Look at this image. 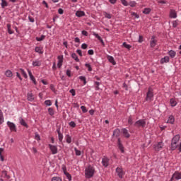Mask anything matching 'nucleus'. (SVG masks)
I'll use <instances>...</instances> for the list:
<instances>
[{"label":"nucleus","instance_id":"1","mask_svg":"<svg viewBox=\"0 0 181 181\" xmlns=\"http://www.w3.org/2000/svg\"><path fill=\"white\" fill-rule=\"evenodd\" d=\"M95 169L92 165H89L85 170V175L88 179H91L94 176Z\"/></svg>","mask_w":181,"mask_h":181},{"label":"nucleus","instance_id":"2","mask_svg":"<svg viewBox=\"0 0 181 181\" xmlns=\"http://www.w3.org/2000/svg\"><path fill=\"white\" fill-rule=\"evenodd\" d=\"M153 98V91L151 88H149L148 90L146 93V96L145 100H146V101H150L151 102V101H152Z\"/></svg>","mask_w":181,"mask_h":181},{"label":"nucleus","instance_id":"3","mask_svg":"<svg viewBox=\"0 0 181 181\" xmlns=\"http://www.w3.org/2000/svg\"><path fill=\"white\" fill-rule=\"evenodd\" d=\"M134 127H136L137 128H141V127L142 128H145V126L146 125V122H145V119H139L138 121H136L134 124Z\"/></svg>","mask_w":181,"mask_h":181},{"label":"nucleus","instance_id":"4","mask_svg":"<svg viewBox=\"0 0 181 181\" xmlns=\"http://www.w3.org/2000/svg\"><path fill=\"white\" fill-rule=\"evenodd\" d=\"M180 180L181 179V173H179L178 171H175L174 175H172V177L170 178V181L173 180Z\"/></svg>","mask_w":181,"mask_h":181},{"label":"nucleus","instance_id":"5","mask_svg":"<svg viewBox=\"0 0 181 181\" xmlns=\"http://www.w3.org/2000/svg\"><path fill=\"white\" fill-rule=\"evenodd\" d=\"M7 125L10 128V131L11 132H16L17 129H16V125L15 124V123L8 121V122H7Z\"/></svg>","mask_w":181,"mask_h":181},{"label":"nucleus","instance_id":"6","mask_svg":"<svg viewBox=\"0 0 181 181\" xmlns=\"http://www.w3.org/2000/svg\"><path fill=\"white\" fill-rule=\"evenodd\" d=\"M116 173L117 174V176L119 177V179H122V177H124V173L122 168L117 167L116 168Z\"/></svg>","mask_w":181,"mask_h":181},{"label":"nucleus","instance_id":"7","mask_svg":"<svg viewBox=\"0 0 181 181\" xmlns=\"http://www.w3.org/2000/svg\"><path fill=\"white\" fill-rule=\"evenodd\" d=\"M117 146L119 151L122 152V153H124L125 151L124 150V145H122V143L121 142V139H117Z\"/></svg>","mask_w":181,"mask_h":181},{"label":"nucleus","instance_id":"8","mask_svg":"<svg viewBox=\"0 0 181 181\" xmlns=\"http://www.w3.org/2000/svg\"><path fill=\"white\" fill-rule=\"evenodd\" d=\"M49 148L52 155H56V153H57V146H53L52 144H49Z\"/></svg>","mask_w":181,"mask_h":181},{"label":"nucleus","instance_id":"9","mask_svg":"<svg viewBox=\"0 0 181 181\" xmlns=\"http://www.w3.org/2000/svg\"><path fill=\"white\" fill-rule=\"evenodd\" d=\"M57 59H58L57 67L58 69H61L62 66H63V55L58 56Z\"/></svg>","mask_w":181,"mask_h":181},{"label":"nucleus","instance_id":"10","mask_svg":"<svg viewBox=\"0 0 181 181\" xmlns=\"http://www.w3.org/2000/svg\"><path fill=\"white\" fill-rule=\"evenodd\" d=\"M162 142H158L157 144H154L153 145V148H154V151H156V152H159L160 151V149H162Z\"/></svg>","mask_w":181,"mask_h":181},{"label":"nucleus","instance_id":"11","mask_svg":"<svg viewBox=\"0 0 181 181\" xmlns=\"http://www.w3.org/2000/svg\"><path fill=\"white\" fill-rule=\"evenodd\" d=\"M156 37L155 35H153L151 37V40L150 41V46L151 47H155L156 46V43L158 40H155Z\"/></svg>","mask_w":181,"mask_h":181},{"label":"nucleus","instance_id":"12","mask_svg":"<svg viewBox=\"0 0 181 181\" xmlns=\"http://www.w3.org/2000/svg\"><path fill=\"white\" fill-rule=\"evenodd\" d=\"M28 71L30 81L34 83L35 86H36V84H37V82H36V79L35 78V76H33V74H32V71H30V70H28Z\"/></svg>","mask_w":181,"mask_h":181},{"label":"nucleus","instance_id":"13","mask_svg":"<svg viewBox=\"0 0 181 181\" xmlns=\"http://www.w3.org/2000/svg\"><path fill=\"white\" fill-rule=\"evenodd\" d=\"M108 162H110V159L107 158L105 156L102 159V163L105 168L108 166Z\"/></svg>","mask_w":181,"mask_h":181},{"label":"nucleus","instance_id":"14","mask_svg":"<svg viewBox=\"0 0 181 181\" xmlns=\"http://www.w3.org/2000/svg\"><path fill=\"white\" fill-rule=\"evenodd\" d=\"M121 135V130L119 129H115L113 131L112 136H115L116 138H118Z\"/></svg>","mask_w":181,"mask_h":181},{"label":"nucleus","instance_id":"15","mask_svg":"<svg viewBox=\"0 0 181 181\" xmlns=\"http://www.w3.org/2000/svg\"><path fill=\"white\" fill-rule=\"evenodd\" d=\"M169 60H170V59L168 56H166L160 59V64H163L164 63H169Z\"/></svg>","mask_w":181,"mask_h":181},{"label":"nucleus","instance_id":"16","mask_svg":"<svg viewBox=\"0 0 181 181\" xmlns=\"http://www.w3.org/2000/svg\"><path fill=\"white\" fill-rule=\"evenodd\" d=\"M180 141V134H176L171 140V142H175L177 144Z\"/></svg>","mask_w":181,"mask_h":181},{"label":"nucleus","instance_id":"17","mask_svg":"<svg viewBox=\"0 0 181 181\" xmlns=\"http://www.w3.org/2000/svg\"><path fill=\"white\" fill-rule=\"evenodd\" d=\"M177 146H179V145H177V143L171 141V145H170L171 151H176V149L177 148Z\"/></svg>","mask_w":181,"mask_h":181},{"label":"nucleus","instance_id":"18","mask_svg":"<svg viewBox=\"0 0 181 181\" xmlns=\"http://www.w3.org/2000/svg\"><path fill=\"white\" fill-rule=\"evenodd\" d=\"M170 18H177V13H176V11L175 10H170Z\"/></svg>","mask_w":181,"mask_h":181},{"label":"nucleus","instance_id":"19","mask_svg":"<svg viewBox=\"0 0 181 181\" xmlns=\"http://www.w3.org/2000/svg\"><path fill=\"white\" fill-rule=\"evenodd\" d=\"M122 131L125 138H129V136H131V134H129V133L128 132V129L124 128L122 129Z\"/></svg>","mask_w":181,"mask_h":181},{"label":"nucleus","instance_id":"20","mask_svg":"<svg viewBox=\"0 0 181 181\" xmlns=\"http://www.w3.org/2000/svg\"><path fill=\"white\" fill-rule=\"evenodd\" d=\"M57 132L58 134L59 141V142H62L63 141V134H62V132H60V128H58L57 129Z\"/></svg>","mask_w":181,"mask_h":181},{"label":"nucleus","instance_id":"21","mask_svg":"<svg viewBox=\"0 0 181 181\" xmlns=\"http://www.w3.org/2000/svg\"><path fill=\"white\" fill-rule=\"evenodd\" d=\"M76 16L78 18H81L82 16H86V13H84V11H77L76 13Z\"/></svg>","mask_w":181,"mask_h":181},{"label":"nucleus","instance_id":"22","mask_svg":"<svg viewBox=\"0 0 181 181\" xmlns=\"http://www.w3.org/2000/svg\"><path fill=\"white\" fill-rule=\"evenodd\" d=\"M27 98L29 101L32 102L35 100V96L33 95V93H28L27 94Z\"/></svg>","mask_w":181,"mask_h":181},{"label":"nucleus","instance_id":"23","mask_svg":"<svg viewBox=\"0 0 181 181\" xmlns=\"http://www.w3.org/2000/svg\"><path fill=\"white\" fill-rule=\"evenodd\" d=\"M20 124L23 127H25V128H29V126L28 125V124L26 123L25 119H23V118H22V117L20 118Z\"/></svg>","mask_w":181,"mask_h":181},{"label":"nucleus","instance_id":"24","mask_svg":"<svg viewBox=\"0 0 181 181\" xmlns=\"http://www.w3.org/2000/svg\"><path fill=\"white\" fill-rule=\"evenodd\" d=\"M107 59L109 60L110 63H112L113 66H115L117 64V62H115V60L114 59V57L112 56H107Z\"/></svg>","mask_w":181,"mask_h":181},{"label":"nucleus","instance_id":"25","mask_svg":"<svg viewBox=\"0 0 181 181\" xmlns=\"http://www.w3.org/2000/svg\"><path fill=\"white\" fill-rule=\"evenodd\" d=\"M168 54L171 57V59H174V57H176V52L171 49L168 52Z\"/></svg>","mask_w":181,"mask_h":181},{"label":"nucleus","instance_id":"26","mask_svg":"<svg viewBox=\"0 0 181 181\" xmlns=\"http://www.w3.org/2000/svg\"><path fill=\"white\" fill-rule=\"evenodd\" d=\"M168 124H175V117L173 115H170L168 117Z\"/></svg>","mask_w":181,"mask_h":181},{"label":"nucleus","instance_id":"27","mask_svg":"<svg viewBox=\"0 0 181 181\" xmlns=\"http://www.w3.org/2000/svg\"><path fill=\"white\" fill-rule=\"evenodd\" d=\"M71 57L72 59H74V60H75V62H76L77 63H78V62H80V59H78V57L77 56L76 53H72L71 54Z\"/></svg>","mask_w":181,"mask_h":181},{"label":"nucleus","instance_id":"28","mask_svg":"<svg viewBox=\"0 0 181 181\" xmlns=\"http://www.w3.org/2000/svg\"><path fill=\"white\" fill-rule=\"evenodd\" d=\"M170 103L171 107H176V105H177V102H176V100L171 98L170 100Z\"/></svg>","mask_w":181,"mask_h":181},{"label":"nucleus","instance_id":"29","mask_svg":"<svg viewBox=\"0 0 181 181\" xmlns=\"http://www.w3.org/2000/svg\"><path fill=\"white\" fill-rule=\"evenodd\" d=\"M151 11H152L151 8H146L144 9L143 13H144V15H149L151 13Z\"/></svg>","mask_w":181,"mask_h":181},{"label":"nucleus","instance_id":"30","mask_svg":"<svg viewBox=\"0 0 181 181\" xmlns=\"http://www.w3.org/2000/svg\"><path fill=\"white\" fill-rule=\"evenodd\" d=\"M33 66L34 67H36V66L39 67V66H42V63L40 62V61H33Z\"/></svg>","mask_w":181,"mask_h":181},{"label":"nucleus","instance_id":"31","mask_svg":"<svg viewBox=\"0 0 181 181\" xmlns=\"http://www.w3.org/2000/svg\"><path fill=\"white\" fill-rule=\"evenodd\" d=\"M5 76H6L7 77H9V78L12 77V76H13V74H12V71H11V70L6 71Z\"/></svg>","mask_w":181,"mask_h":181},{"label":"nucleus","instance_id":"32","mask_svg":"<svg viewBox=\"0 0 181 181\" xmlns=\"http://www.w3.org/2000/svg\"><path fill=\"white\" fill-rule=\"evenodd\" d=\"M48 113L49 115H50L51 117H53V115H54V110H53V107L48 108Z\"/></svg>","mask_w":181,"mask_h":181},{"label":"nucleus","instance_id":"33","mask_svg":"<svg viewBox=\"0 0 181 181\" xmlns=\"http://www.w3.org/2000/svg\"><path fill=\"white\" fill-rule=\"evenodd\" d=\"M2 124H4V113L0 110V125H2Z\"/></svg>","mask_w":181,"mask_h":181},{"label":"nucleus","instance_id":"34","mask_svg":"<svg viewBox=\"0 0 181 181\" xmlns=\"http://www.w3.org/2000/svg\"><path fill=\"white\" fill-rule=\"evenodd\" d=\"M35 52L40 53V54H43V51H42V47H36Z\"/></svg>","mask_w":181,"mask_h":181},{"label":"nucleus","instance_id":"35","mask_svg":"<svg viewBox=\"0 0 181 181\" xmlns=\"http://www.w3.org/2000/svg\"><path fill=\"white\" fill-rule=\"evenodd\" d=\"M7 30L9 35H13V31H12V30L11 29V24L9 23L7 24Z\"/></svg>","mask_w":181,"mask_h":181},{"label":"nucleus","instance_id":"36","mask_svg":"<svg viewBox=\"0 0 181 181\" xmlns=\"http://www.w3.org/2000/svg\"><path fill=\"white\" fill-rule=\"evenodd\" d=\"M20 71L25 78H28V74H26L25 70H23V69H20Z\"/></svg>","mask_w":181,"mask_h":181},{"label":"nucleus","instance_id":"37","mask_svg":"<svg viewBox=\"0 0 181 181\" xmlns=\"http://www.w3.org/2000/svg\"><path fill=\"white\" fill-rule=\"evenodd\" d=\"M79 79L81 80V81H83L84 86H86L87 84V81H86V76H81L79 77Z\"/></svg>","mask_w":181,"mask_h":181},{"label":"nucleus","instance_id":"38","mask_svg":"<svg viewBox=\"0 0 181 181\" xmlns=\"http://www.w3.org/2000/svg\"><path fill=\"white\" fill-rule=\"evenodd\" d=\"M123 46L125 47V49H127L128 50H131V47H132V45H128L127 42H123Z\"/></svg>","mask_w":181,"mask_h":181},{"label":"nucleus","instance_id":"39","mask_svg":"<svg viewBox=\"0 0 181 181\" xmlns=\"http://www.w3.org/2000/svg\"><path fill=\"white\" fill-rule=\"evenodd\" d=\"M6 6H8V2L6 0H1V8H5Z\"/></svg>","mask_w":181,"mask_h":181},{"label":"nucleus","instance_id":"40","mask_svg":"<svg viewBox=\"0 0 181 181\" xmlns=\"http://www.w3.org/2000/svg\"><path fill=\"white\" fill-rule=\"evenodd\" d=\"M75 153L76 156H81V151L80 150H78L77 148H74Z\"/></svg>","mask_w":181,"mask_h":181},{"label":"nucleus","instance_id":"41","mask_svg":"<svg viewBox=\"0 0 181 181\" xmlns=\"http://www.w3.org/2000/svg\"><path fill=\"white\" fill-rule=\"evenodd\" d=\"M128 5H129V6H131L132 8H135V6H136V2L129 1Z\"/></svg>","mask_w":181,"mask_h":181},{"label":"nucleus","instance_id":"42","mask_svg":"<svg viewBox=\"0 0 181 181\" xmlns=\"http://www.w3.org/2000/svg\"><path fill=\"white\" fill-rule=\"evenodd\" d=\"M85 67H87L88 71H93V68L90 64H85Z\"/></svg>","mask_w":181,"mask_h":181},{"label":"nucleus","instance_id":"43","mask_svg":"<svg viewBox=\"0 0 181 181\" xmlns=\"http://www.w3.org/2000/svg\"><path fill=\"white\" fill-rule=\"evenodd\" d=\"M66 141L67 144H71V137L70 136V135H66Z\"/></svg>","mask_w":181,"mask_h":181},{"label":"nucleus","instance_id":"44","mask_svg":"<svg viewBox=\"0 0 181 181\" xmlns=\"http://www.w3.org/2000/svg\"><path fill=\"white\" fill-rule=\"evenodd\" d=\"M93 36H95V37H96V39L98 40L99 42L103 40V38H101V37L99 36V35L96 33H93Z\"/></svg>","mask_w":181,"mask_h":181},{"label":"nucleus","instance_id":"45","mask_svg":"<svg viewBox=\"0 0 181 181\" xmlns=\"http://www.w3.org/2000/svg\"><path fill=\"white\" fill-rule=\"evenodd\" d=\"M45 37H46V36L42 35H41V37H36V40H37V42H42V40H44Z\"/></svg>","mask_w":181,"mask_h":181},{"label":"nucleus","instance_id":"46","mask_svg":"<svg viewBox=\"0 0 181 181\" xmlns=\"http://www.w3.org/2000/svg\"><path fill=\"white\" fill-rule=\"evenodd\" d=\"M64 175L67 177L69 181H71V175L70 173H65Z\"/></svg>","mask_w":181,"mask_h":181},{"label":"nucleus","instance_id":"47","mask_svg":"<svg viewBox=\"0 0 181 181\" xmlns=\"http://www.w3.org/2000/svg\"><path fill=\"white\" fill-rule=\"evenodd\" d=\"M128 124H129V125H132V124H134V121H132V116H129L128 118Z\"/></svg>","mask_w":181,"mask_h":181},{"label":"nucleus","instance_id":"48","mask_svg":"<svg viewBox=\"0 0 181 181\" xmlns=\"http://www.w3.org/2000/svg\"><path fill=\"white\" fill-rule=\"evenodd\" d=\"M95 90L97 91H98V90H100V82L98 81H95Z\"/></svg>","mask_w":181,"mask_h":181},{"label":"nucleus","instance_id":"49","mask_svg":"<svg viewBox=\"0 0 181 181\" xmlns=\"http://www.w3.org/2000/svg\"><path fill=\"white\" fill-rule=\"evenodd\" d=\"M45 104L47 107H50V105H52V101H50L49 100H45Z\"/></svg>","mask_w":181,"mask_h":181},{"label":"nucleus","instance_id":"50","mask_svg":"<svg viewBox=\"0 0 181 181\" xmlns=\"http://www.w3.org/2000/svg\"><path fill=\"white\" fill-rule=\"evenodd\" d=\"M52 181H62L60 177H53Z\"/></svg>","mask_w":181,"mask_h":181},{"label":"nucleus","instance_id":"51","mask_svg":"<svg viewBox=\"0 0 181 181\" xmlns=\"http://www.w3.org/2000/svg\"><path fill=\"white\" fill-rule=\"evenodd\" d=\"M121 3L122 4V5H124V6H128V1H127V0H121Z\"/></svg>","mask_w":181,"mask_h":181},{"label":"nucleus","instance_id":"52","mask_svg":"<svg viewBox=\"0 0 181 181\" xmlns=\"http://www.w3.org/2000/svg\"><path fill=\"white\" fill-rule=\"evenodd\" d=\"M2 177L9 179V177H8V173L6 171H2Z\"/></svg>","mask_w":181,"mask_h":181},{"label":"nucleus","instance_id":"53","mask_svg":"<svg viewBox=\"0 0 181 181\" xmlns=\"http://www.w3.org/2000/svg\"><path fill=\"white\" fill-rule=\"evenodd\" d=\"M62 170L64 172V175L65 173H67V168L66 167V165H63L62 167Z\"/></svg>","mask_w":181,"mask_h":181},{"label":"nucleus","instance_id":"54","mask_svg":"<svg viewBox=\"0 0 181 181\" xmlns=\"http://www.w3.org/2000/svg\"><path fill=\"white\" fill-rule=\"evenodd\" d=\"M138 42L139 43H142V42H144V36L139 35Z\"/></svg>","mask_w":181,"mask_h":181},{"label":"nucleus","instance_id":"55","mask_svg":"<svg viewBox=\"0 0 181 181\" xmlns=\"http://www.w3.org/2000/svg\"><path fill=\"white\" fill-rule=\"evenodd\" d=\"M81 109L82 110V112L83 113H86V112H87V111H88V110H87V107H86V106H81Z\"/></svg>","mask_w":181,"mask_h":181},{"label":"nucleus","instance_id":"56","mask_svg":"<svg viewBox=\"0 0 181 181\" xmlns=\"http://www.w3.org/2000/svg\"><path fill=\"white\" fill-rule=\"evenodd\" d=\"M69 125L72 127V128H76V122L71 121L69 122Z\"/></svg>","mask_w":181,"mask_h":181},{"label":"nucleus","instance_id":"57","mask_svg":"<svg viewBox=\"0 0 181 181\" xmlns=\"http://www.w3.org/2000/svg\"><path fill=\"white\" fill-rule=\"evenodd\" d=\"M69 93H71V94H72L73 97H74V95H76V90H74V89H71L69 90Z\"/></svg>","mask_w":181,"mask_h":181},{"label":"nucleus","instance_id":"58","mask_svg":"<svg viewBox=\"0 0 181 181\" xmlns=\"http://www.w3.org/2000/svg\"><path fill=\"white\" fill-rule=\"evenodd\" d=\"M87 47H88V45L86 43L82 44L81 45V49H83L84 50H86V49H87Z\"/></svg>","mask_w":181,"mask_h":181},{"label":"nucleus","instance_id":"59","mask_svg":"<svg viewBox=\"0 0 181 181\" xmlns=\"http://www.w3.org/2000/svg\"><path fill=\"white\" fill-rule=\"evenodd\" d=\"M132 16H134V18H136V19H138L139 18V15H138V13H135V12H133L132 13Z\"/></svg>","mask_w":181,"mask_h":181},{"label":"nucleus","instance_id":"60","mask_svg":"<svg viewBox=\"0 0 181 181\" xmlns=\"http://www.w3.org/2000/svg\"><path fill=\"white\" fill-rule=\"evenodd\" d=\"M35 139H36V141H40V136L37 134V133H35Z\"/></svg>","mask_w":181,"mask_h":181},{"label":"nucleus","instance_id":"61","mask_svg":"<svg viewBox=\"0 0 181 181\" xmlns=\"http://www.w3.org/2000/svg\"><path fill=\"white\" fill-rule=\"evenodd\" d=\"M88 54H89L90 56H93V54H94V50L93 49H89L88 51Z\"/></svg>","mask_w":181,"mask_h":181},{"label":"nucleus","instance_id":"62","mask_svg":"<svg viewBox=\"0 0 181 181\" xmlns=\"http://www.w3.org/2000/svg\"><path fill=\"white\" fill-rule=\"evenodd\" d=\"M81 33L83 36H88V33L86 30H82Z\"/></svg>","mask_w":181,"mask_h":181},{"label":"nucleus","instance_id":"63","mask_svg":"<svg viewBox=\"0 0 181 181\" xmlns=\"http://www.w3.org/2000/svg\"><path fill=\"white\" fill-rule=\"evenodd\" d=\"M105 17L107 18V19H111V14L108 13H105Z\"/></svg>","mask_w":181,"mask_h":181},{"label":"nucleus","instance_id":"64","mask_svg":"<svg viewBox=\"0 0 181 181\" xmlns=\"http://www.w3.org/2000/svg\"><path fill=\"white\" fill-rule=\"evenodd\" d=\"M173 28H177V21L173 22Z\"/></svg>","mask_w":181,"mask_h":181}]
</instances>
